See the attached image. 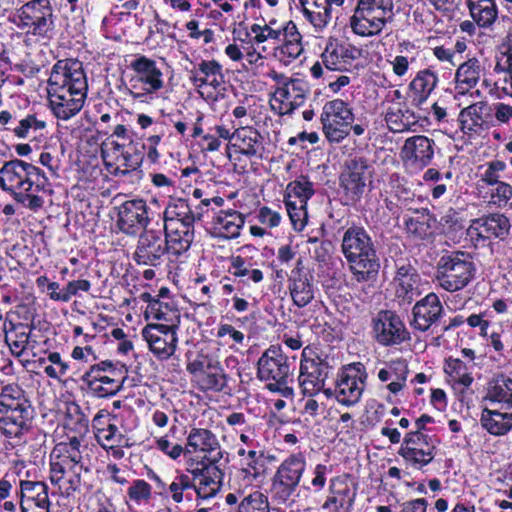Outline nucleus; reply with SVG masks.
Instances as JSON below:
<instances>
[{
  "label": "nucleus",
  "mask_w": 512,
  "mask_h": 512,
  "mask_svg": "<svg viewBox=\"0 0 512 512\" xmlns=\"http://www.w3.org/2000/svg\"><path fill=\"white\" fill-rule=\"evenodd\" d=\"M0 383V434L17 445L30 437L44 442L46 434L35 424L37 412L29 393L18 382Z\"/></svg>",
  "instance_id": "f257e3e1"
},
{
  "label": "nucleus",
  "mask_w": 512,
  "mask_h": 512,
  "mask_svg": "<svg viewBox=\"0 0 512 512\" xmlns=\"http://www.w3.org/2000/svg\"><path fill=\"white\" fill-rule=\"evenodd\" d=\"M0 187L23 206L37 211L43 207L40 192H46L49 180L39 167L21 159H12L0 169Z\"/></svg>",
  "instance_id": "f03ea898"
},
{
  "label": "nucleus",
  "mask_w": 512,
  "mask_h": 512,
  "mask_svg": "<svg viewBox=\"0 0 512 512\" xmlns=\"http://www.w3.org/2000/svg\"><path fill=\"white\" fill-rule=\"evenodd\" d=\"M341 252L353 280L368 285L377 282L381 262L376 242L365 227L353 223L346 228L342 235Z\"/></svg>",
  "instance_id": "7ed1b4c3"
},
{
  "label": "nucleus",
  "mask_w": 512,
  "mask_h": 512,
  "mask_svg": "<svg viewBox=\"0 0 512 512\" xmlns=\"http://www.w3.org/2000/svg\"><path fill=\"white\" fill-rule=\"evenodd\" d=\"M49 487L45 481L23 479L16 470H8L0 478V509L5 512H21L33 508L51 506Z\"/></svg>",
  "instance_id": "20e7f679"
},
{
  "label": "nucleus",
  "mask_w": 512,
  "mask_h": 512,
  "mask_svg": "<svg viewBox=\"0 0 512 512\" xmlns=\"http://www.w3.org/2000/svg\"><path fill=\"white\" fill-rule=\"evenodd\" d=\"M320 123L322 133L331 145L342 143L351 132L354 136H362L369 128L368 119L356 118L352 105L341 98H334L324 103Z\"/></svg>",
  "instance_id": "39448f33"
},
{
  "label": "nucleus",
  "mask_w": 512,
  "mask_h": 512,
  "mask_svg": "<svg viewBox=\"0 0 512 512\" xmlns=\"http://www.w3.org/2000/svg\"><path fill=\"white\" fill-rule=\"evenodd\" d=\"M294 369L295 357L290 359L281 345L272 344L259 357L256 363V376L259 381L265 383V388L269 392L292 399L294 389L289 386V382L293 381Z\"/></svg>",
  "instance_id": "423d86ee"
},
{
  "label": "nucleus",
  "mask_w": 512,
  "mask_h": 512,
  "mask_svg": "<svg viewBox=\"0 0 512 512\" xmlns=\"http://www.w3.org/2000/svg\"><path fill=\"white\" fill-rule=\"evenodd\" d=\"M56 21L50 0H29L16 9L13 23L27 36L49 41L56 35Z\"/></svg>",
  "instance_id": "0eeeda50"
},
{
  "label": "nucleus",
  "mask_w": 512,
  "mask_h": 512,
  "mask_svg": "<svg viewBox=\"0 0 512 512\" xmlns=\"http://www.w3.org/2000/svg\"><path fill=\"white\" fill-rule=\"evenodd\" d=\"M476 271V265L469 252L446 251L437 261L435 281L445 291L457 292L474 280Z\"/></svg>",
  "instance_id": "6e6552de"
},
{
  "label": "nucleus",
  "mask_w": 512,
  "mask_h": 512,
  "mask_svg": "<svg viewBox=\"0 0 512 512\" xmlns=\"http://www.w3.org/2000/svg\"><path fill=\"white\" fill-rule=\"evenodd\" d=\"M394 16V0H358L349 26L357 36H378Z\"/></svg>",
  "instance_id": "1a4fd4ad"
},
{
  "label": "nucleus",
  "mask_w": 512,
  "mask_h": 512,
  "mask_svg": "<svg viewBox=\"0 0 512 512\" xmlns=\"http://www.w3.org/2000/svg\"><path fill=\"white\" fill-rule=\"evenodd\" d=\"M368 381V372L360 361L342 365L336 374L333 387L324 391L327 398L335 400L345 407L358 404L363 396Z\"/></svg>",
  "instance_id": "9d476101"
},
{
  "label": "nucleus",
  "mask_w": 512,
  "mask_h": 512,
  "mask_svg": "<svg viewBox=\"0 0 512 512\" xmlns=\"http://www.w3.org/2000/svg\"><path fill=\"white\" fill-rule=\"evenodd\" d=\"M81 390L96 399H110L123 388L125 377L112 360H102L89 365L80 377Z\"/></svg>",
  "instance_id": "9b49d317"
},
{
  "label": "nucleus",
  "mask_w": 512,
  "mask_h": 512,
  "mask_svg": "<svg viewBox=\"0 0 512 512\" xmlns=\"http://www.w3.org/2000/svg\"><path fill=\"white\" fill-rule=\"evenodd\" d=\"M306 468L307 459L304 452H294L284 458L271 478L272 499L278 504L293 501L292 497L300 486Z\"/></svg>",
  "instance_id": "f8f14e48"
},
{
  "label": "nucleus",
  "mask_w": 512,
  "mask_h": 512,
  "mask_svg": "<svg viewBox=\"0 0 512 512\" xmlns=\"http://www.w3.org/2000/svg\"><path fill=\"white\" fill-rule=\"evenodd\" d=\"M229 261L228 273L238 279V293L250 298L251 285H259L265 279L262 268L266 266V261L263 254L255 246L245 245Z\"/></svg>",
  "instance_id": "ddd939ff"
},
{
  "label": "nucleus",
  "mask_w": 512,
  "mask_h": 512,
  "mask_svg": "<svg viewBox=\"0 0 512 512\" xmlns=\"http://www.w3.org/2000/svg\"><path fill=\"white\" fill-rule=\"evenodd\" d=\"M333 370L327 356L317 354L310 346L303 348L299 364L298 386L306 397H315L327 389L326 381Z\"/></svg>",
  "instance_id": "4468645a"
},
{
  "label": "nucleus",
  "mask_w": 512,
  "mask_h": 512,
  "mask_svg": "<svg viewBox=\"0 0 512 512\" xmlns=\"http://www.w3.org/2000/svg\"><path fill=\"white\" fill-rule=\"evenodd\" d=\"M440 443L435 433L409 431L405 433L397 454L406 468L423 470L434 461Z\"/></svg>",
  "instance_id": "2eb2a0df"
},
{
  "label": "nucleus",
  "mask_w": 512,
  "mask_h": 512,
  "mask_svg": "<svg viewBox=\"0 0 512 512\" xmlns=\"http://www.w3.org/2000/svg\"><path fill=\"white\" fill-rule=\"evenodd\" d=\"M360 56L361 50L356 46L330 37L320 55L321 61H316L310 68L311 76L315 79L321 78L324 68L328 71H350Z\"/></svg>",
  "instance_id": "dca6fc26"
},
{
  "label": "nucleus",
  "mask_w": 512,
  "mask_h": 512,
  "mask_svg": "<svg viewBox=\"0 0 512 512\" xmlns=\"http://www.w3.org/2000/svg\"><path fill=\"white\" fill-rule=\"evenodd\" d=\"M372 339L382 347H395L411 339L401 316L394 310L381 309L371 317Z\"/></svg>",
  "instance_id": "f3484780"
},
{
  "label": "nucleus",
  "mask_w": 512,
  "mask_h": 512,
  "mask_svg": "<svg viewBox=\"0 0 512 512\" xmlns=\"http://www.w3.org/2000/svg\"><path fill=\"white\" fill-rule=\"evenodd\" d=\"M190 80L206 100L217 101L227 94L223 66L217 60L202 59L191 70Z\"/></svg>",
  "instance_id": "a211bd4d"
},
{
  "label": "nucleus",
  "mask_w": 512,
  "mask_h": 512,
  "mask_svg": "<svg viewBox=\"0 0 512 512\" xmlns=\"http://www.w3.org/2000/svg\"><path fill=\"white\" fill-rule=\"evenodd\" d=\"M171 253V246L160 230L149 229L139 234L132 259L138 266L160 267Z\"/></svg>",
  "instance_id": "6ab92c4d"
},
{
  "label": "nucleus",
  "mask_w": 512,
  "mask_h": 512,
  "mask_svg": "<svg viewBox=\"0 0 512 512\" xmlns=\"http://www.w3.org/2000/svg\"><path fill=\"white\" fill-rule=\"evenodd\" d=\"M511 223L503 213H489L473 219L467 228V235L475 246H485L492 239L505 240L510 233Z\"/></svg>",
  "instance_id": "aec40b11"
},
{
  "label": "nucleus",
  "mask_w": 512,
  "mask_h": 512,
  "mask_svg": "<svg viewBox=\"0 0 512 512\" xmlns=\"http://www.w3.org/2000/svg\"><path fill=\"white\" fill-rule=\"evenodd\" d=\"M368 160L355 156L345 161L339 175V186L343 195L352 203L361 200L366 187V172L369 169Z\"/></svg>",
  "instance_id": "412c9836"
},
{
  "label": "nucleus",
  "mask_w": 512,
  "mask_h": 512,
  "mask_svg": "<svg viewBox=\"0 0 512 512\" xmlns=\"http://www.w3.org/2000/svg\"><path fill=\"white\" fill-rule=\"evenodd\" d=\"M71 90H47L48 106L60 120H69L83 108L88 94V86L71 87Z\"/></svg>",
  "instance_id": "4be33fe9"
},
{
  "label": "nucleus",
  "mask_w": 512,
  "mask_h": 512,
  "mask_svg": "<svg viewBox=\"0 0 512 512\" xmlns=\"http://www.w3.org/2000/svg\"><path fill=\"white\" fill-rule=\"evenodd\" d=\"M88 86L83 63L76 58L57 60L47 80V90H71V87Z\"/></svg>",
  "instance_id": "5701e85b"
},
{
  "label": "nucleus",
  "mask_w": 512,
  "mask_h": 512,
  "mask_svg": "<svg viewBox=\"0 0 512 512\" xmlns=\"http://www.w3.org/2000/svg\"><path fill=\"white\" fill-rule=\"evenodd\" d=\"M178 329L179 327L159 324H147L142 329L141 335L147 342L149 351L158 361H167L175 354L178 346Z\"/></svg>",
  "instance_id": "b1692460"
},
{
  "label": "nucleus",
  "mask_w": 512,
  "mask_h": 512,
  "mask_svg": "<svg viewBox=\"0 0 512 512\" xmlns=\"http://www.w3.org/2000/svg\"><path fill=\"white\" fill-rule=\"evenodd\" d=\"M150 222L149 207L144 199H131L117 207V227L129 236H135L140 231L147 230Z\"/></svg>",
  "instance_id": "393cba45"
},
{
  "label": "nucleus",
  "mask_w": 512,
  "mask_h": 512,
  "mask_svg": "<svg viewBox=\"0 0 512 512\" xmlns=\"http://www.w3.org/2000/svg\"><path fill=\"white\" fill-rule=\"evenodd\" d=\"M81 441L77 436L68 438V441L57 443L50 453V471L63 475V472L82 471Z\"/></svg>",
  "instance_id": "a878e982"
},
{
  "label": "nucleus",
  "mask_w": 512,
  "mask_h": 512,
  "mask_svg": "<svg viewBox=\"0 0 512 512\" xmlns=\"http://www.w3.org/2000/svg\"><path fill=\"white\" fill-rule=\"evenodd\" d=\"M186 455L202 454L206 462H219L223 457L221 444L211 430L192 427L185 444Z\"/></svg>",
  "instance_id": "bb28decb"
},
{
  "label": "nucleus",
  "mask_w": 512,
  "mask_h": 512,
  "mask_svg": "<svg viewBox=\"0 0 512 512\" xmlns=\"http://www.w3.org/2000/svg\"><path fill=\"white\" fill-rule=\"evenodd\" d=\"M458 122L461 131L468 135H480L494 128L491 104L477 101L460 110Z\"/></svg>",
  "instance_id": "cd10ccee"
},
{
  "label": "nucleus",
  "mask_w": 512,
  "mask_h": 512,
  "mask_svg": "<svg viewBox=\"0 0 512 512\" xmlns=\"http://www.w3.org/2000/svg\"><path fill=\"white\" fill-rule=\"evenodd\" d=\"M33 329V322L16 323L12 319H9V313L6 314L3 323V331L5 333V342L9 346L12 355L20 358L27 350H31L33 357H36L37 353L34 349L37 341L32 338Z\"/></svg>",
  "instance_id": "c85d7f7f"
},
{
  "label": "nucleus",
  "mask_w": 512,
  "mask_h": 512,
  "mask_svg": "<svg viewBox=\"0 0 512 512\" xmlns=\"http://www.w3.org/2000/svg\"><path fill=\"white\" fill-rule=\"evenodd\" d=\"M288 289L293 304L298 308L306 307L315 297L313 275L305 268L302 258L297 259L288 276Z\"/></svg>",
  "instance_id": "c756f323"
},
{
  "label": "nucleus",
  "mask_w": 512,
  "mask_h": 512,
  "mask_svg": "<svg viewBox=\"0 0 512 512\" xmlns=\"http://www.w3.org/2000/svg\"><path fill=\"white\" fill-rule=\"evenodd\" d=\"M411 215H405L403 229L406 238L414 242H428L434 238L436 216L430 209L408 207Z\"/></svg>",
  "instance_id": "7c9ffc66"
},
{
  "label": "nucleus",
  "mask_w": 512,
  "mask_h": 512,
  "mask_svg": "<svg viewBox=\"0 0 512 512\" xmlns=\"http://www.w3.org/2000/svg\"><path fill=\"white\" fill-rule=\"evenodd\" d=\"M217 463L200 461L198 466L192 469L197 501L213 498L220 491L224 472Z\"/></svg>",
  "instance_id": "2f4dec72"
},
{
  "label": "nucleus",
  "mask_w": 512,
  "mask_h": 512,
  "mask_svg": "<svg viewBox=\"0 0 512 512\" xmlns=\"http://www.w3.org/2000/svg\"><path fill=\"white\" fill-rule=\"evenodd\" d=\"M435 141L424 135H415L405 140L400 156L403 162L418 170L429 166L434 158Z\"/></svg>",
  "instance_id": "473e14b6"
},
{
  "label": "nucleus",
  "mask_w": 512,
  "mask_h": 512,
  "mask_svg": "<svg viewBox=\"0 0 512 512\" xmlns=\"http://www.w3.org/2000/svg\"><path fill=\"white\" fill-rule=\"evenodd\" d=\"M485 59L476 55L468 54L466 59L461 62L454 73V88L457 93L465 95L476 88L482 77L485 76Z\"/></svg>",
  "instance_id": "72a5a7b5"
},
{
  "label": "nucleus",
  "mask_w": 512,
  "mask_h": 512,
  "mask_svg": "<svg viewBox=\"0 0 512 512\" xmlns=\"http://www.w3.org/2000/svg\"><path fill=\"white\" fill-rule=\"evenodd\" d=\"M444 308L439 296L430 292L417 301L412 309V327L420 332L428 331L443 316Z\"/></svg>",
  "instance_id": "f704fd0d"
},
{
  "label": "nucleus",
  "mask_w": 512,
  "mask_h": 512,
  "mask_svg": "<svg viewBox=\"0 0 512 512\" xmlns=\"http://www.w3.org/2000/svg\"><path fill=\"white\" fill-rule=\"evenodd\" d=\"M356 495V490L347 481L333 477L329 481V495L321 508L329 512H352Z\"/></svg>",
  "instance_id": "c9c22d12"
},
{
  "label": "nucleus",
  "mask_w": 512,
  "mask_h": 512,
  "mask_svg": "<svg viewBox=\"0 0 512 512\" xmlns=\"http://www.w3.org/2000/svg\"><path fill=\"white\" fill-rule=\"evenodd\" d=\"M309 93L308 83L303 79H296L291 86L287 87L285 95H271V110L279 115H291L297 108L304 105Z\"/></svg>",
  "instance_id": "e433bc0d"
},
{
  "label": "nucleus",
  "mask_w": 512,
  "mask_h": 512,
  "mask_svg": "<svg viewBox=\"0 0 512 512\" xmlns=\"http://www.w3.org/2000/svg\"><path fill=\"white\" fill-rule=\"evenodd\" d=\"M438 83V73L432 67L419 70L410 81L407 89V98L411 105L421 108L437 88Z\"/></svg>",
  "instance_id": "4c0bfd02"
},
{
  "label": "nucleus",
  "mask_w": 512,
  "mask_h": 512,
  "mask_svg": "<svg viewBox=\"0 0 512 512\" xmlns=\"http://www.w3.org/2000/svg\"><path fill=\"white\" fill-rule=\"evenodd\" d=\"M196 222H164V237L171 246V254L179 257L189 251L195 238Z\"/></svg>",
  "instance_id": "58836bf2"
},
{
  "label": "nucleus",
  "mask_w": 512,
  "mask_h": 512,
  "mask_svg": "<svg viewBox=\"0 0 512 512\" xmlns=\"http://www.w3.org/2000/svg\"><path fill=\"white\" fill-rule=\"evenodd\" d=\"M229 376L221 362L207 358L206 370L197 376L196 387L203 393H229Z\"/></svg>",
  "instance_id": "ea45409f"
},
{
  "label": "nucleus",
  "mask_w": 512,
  "mask_h": 512,
  "mask_svg": "<svg viewBox=\"0 0 512 512\" xmlns=\"http://www.w3.org/2000/svg\"><path fill=\"white\" fill-rule=\"evenodd\" d=\"M110 145V147H101V156L106 170L114 177H136V171L130 163L128 154L125 153V145L116 141H112Z\"/></svg>",
  "instance_id": "a19ab883"
},
{
  "label": "nucleus",
  "mask_w": 512,
  "mask_h": 512,
  "mask_svg": "<svg viewBox=\"0 0 512 512\" xmlns=\"http://www.w3.org/2000/svg\"><path fill=\"white\" fill-rule=\"evenodd\" d=\"M483 401L503 410H512V378L504 373L494 375L487 383Z\"/></svg>",
  "instance_id": "79ce46f5"
},
{
  "label": "nucleus",
  "mask_w": 512,
  "mask_h": 512,
  "mask_svg": "<svg viewBox=\"0 0 512 512\" xmlns=\"http://www.w3.org/2000/svg\"><path fill=\"white\" fill-rule=\"evenodd\" d=\"M232 146L236 152L248 158L261 159L265 151L263 135L252 126L236 128Z\"/></svg>",
  "instance_id": "37998d69"
},
{
  "label": "nucleus",
  "mask_w": 512,
  "mask_h": 512,
  "mask_svg": "<svg viewBox=\"0 0 512 512\" xmlns=\"http://www.w3.org/2000/svg\"><path fill=\"white\" fill-rule=\"evenodd\" d=\"M245 224V216L234 209H221L214 214L211 221L213 233L218 238L235 239Z\"/></svg>",
  "instance_id": "c03bdc74"
},
{
  "label": "nucleus",
  "mask_w": 512,
  "mask_h": 512,
  "mask_svg": "<svg viewBox=\"0 0 512 512\" xmlns=\"http://www.w3.org/2000/svg\"><path fill=\"white\" fill-rule=\"evenodd\" d=\"M409 375L408 363L403 358H396L384 363L379 369L377 378L382 383H387L386 389L393 395H397L406 387Z\"/></svg>",
  "instance_id": "a18cd8bd"
},
{
  "label": "nucleus",
  "mask_w": 512,
  "mask_h": 512,
  "mask_svg": "<svg viewBox=\"0 0 512 512\" xmlns=\"http://www.w3.org/2000/svg\"><path fill=\"white\" fill-rule=\"evenodd\" d=\"M130 68L137 76L134 82L141 81L149 92L154 94L164 87L163 73L154 59L140 55L131 62Z\"/></svg>",
  "instance_id": "49530a36"
},
{
  "label": "nucleus",
  "mask_w": 512,
  "mask_h": 512,
  "mask_svg": "<svg viewBox=\"0 0 512 512\" xmlns=\"http://www.w3.org/2000/svg\"><path fill=\"white\" fill-rule=\"evenodd\" d=\"M144 316L146 320H157L158 324L162 326L179 327L181 322V312L177 301L147 303Z\"/></svg>",
  "instance_id": "de8ad7c7"
},
{
  "label": "nucleus",
  "mask_w": 512,
  "mask_h": 512,
  "mask_svg": "<svg viewBox=\"0 0 512 512\" xmlns=\"http://www.w3.org/2000/svg\"><path fill=\"white\" fill-rule=\"evenodd\" d=\"M480 423L493 436L506 435L512 429V410L484 408Z\"/></svg>",
  "instance_id": "09e8293b"
},
{
  "label": "nucleus",
  "mask_w": 512,
  "mask_h": 512,
  "mask_svg": "<svg viewBox=\"0 0 512 512\" xmlns=\"http://www.w3.org/2000/svg\"><path fill=\"white\" fill-rule=\"evenodd\" d=\"M397 283L396 297L402 299L403 303H411L416 290V284L419 281V274L410 263H403L397 266L394 277Z\"/></svg>",
  "instance_id": "8fccbe9b"
},
{
  "label": "nucleus",
  "mask_w": 512,
  "mask_h": 512,
  "mask_svg": "<svg viewBox=\"0 0 512 512\" xmlns=\"http://www.w3.org/2000/svg\"><path fill=\"white\" fill-rule=\"evenodd\" d=\"M304 18L316 31H322L332 19L328 0H299Z\"/></svg>",
  "instance_id": "3c124183"
},
{
  "label": "nucleus",
  "mask_w": 512,
  "mask_h": 512,
  "mask_svg": "<svg viewBox=\"0 0 512 512\" xmlns=\"http://www.w3.org/2000/svg\"><path fill=\"white\" fill-rule=\"evenodd\" d=\"M203 216L201 215V208L197 210L193 207L191 199L176 198L171 199L166 206L163 213V221H175V222H197L201 221Z\"/></svg>",
  "instance_id": "603ef678"
},
{
  "label": "nucleus",
  "mask_w": 512,
  "mask_h": 512,
  "mask_svg": "<svg viewBox=\"0 0 512 512\" xmlns=\"http://www.w3.org/2000/svg\"><path fill=\"white\" fill-rule=\"evenodd\" d=\"M444 372L455 391L463 394L474 382L468 366L459 358L448 357L444 362Z\"/></svg>",
  "instance_id": "864d4df0"
},
{
  "label": "nucleus",
  "mask_w": 512,
  "mask_h": 512,
  "mask_svg": "<svg viewBox=\"0 0 512 512\" xmlns=\"http://www.w3.org/2000/svg\"><path fill=\"white\" fill-rule=\"evenodd\" d=\"M506 62H497L493 68L496 76L494 87L506 96L512 97V29L507 34Z\"/></svg>",
  "instance_id": "5fc2aeb1"
},
{
  "label": "nucleus",
  "mask_w": 512,
  "mask_h": 512,
  "mask_svg": "<svg viewBox=\"0 0 512 512\" xmlns=\"http://www.w3.org/2000/svg\"><path fill=\"white\" fill-rule=\"evenodd\" d=\"M267 469V461L263 450H248L247 457L241 459V472L249 482L263 478Z\"/></svg>",
  "instance_id": "6e6d98bb"
},
{
  "label": "nucleus",
  "mask_w": 512,
  "mask_h": 512,
  "mask_svg": "<svg viewBox=\"0 0 512 512\" xmlns=\"http://www.w3.org/2000/svg\"><path fill=\"white\" fill-rule=\"evenodd\" d=\"M315 194L314 184L308 175H299L290 181L283 195V202L297 201L308 202Z\"/></svg>",
  "instance_id": "4d7b16f0"
},
{
  "label": "nucleus",
  "mask_w": 512,
  "mask_h": 512,
  "mask_svg": "<svg viewBox=\"0 0 512 512\" xmlns=\"http://www.w3.org/2000/svg\"><path fill=\"white\" fill-rule=\"evenodd\" d=\"M195 477H193L192 469L186 471L176 470L175 476L171 483H169V498L176 503L180 504L184 500V494L189 497V491L195 492Z\"/></svg>",
  "instance_id": "13d9d810"
},
{
  "label": "nucleus",
  "mask_w": 512,
  "mask_h": 512,
  "mask_svg": "<svg viewBox=\"0 0 512 512\" xmlns=\"http://www.w3.org/2000/svg\"><path fill=\"white\" fill-rule=\"evenodd\" d=\"M384 119L388 129L393 133L410 131L418 123V117L410 109L389 108Z\"/></svg>",
  "instance_id": "bf43d9fd"
},
{
  "label": "nucleus",
  "mask_w": 512,
  "mask_h": 512,
  "mask_svg": "<svg viewBox=\"0 0 512 512\" xmlns=\"http://www.w3.org/2000/svg\"><path fill=\"white\" fill-rule=\"evenodd\" d=\"M388 185L390 187V195L394 197L397 202L408 210V207L414 202L416 194L409 187L408 180L395 172L389 176Z\"/></svg>",
  "instance_id": "052dcab7"
},
{
  "label": "nucleus",
  "mask_w": 512,
  "mask_h": 512,
  "mask_svg": "<svg viewBox=\"0 0 512 512\" xmlns=\"http://www.w3.org/2000/svg\"><path fill=\"white\" fill-rule=\"evenodd\" d=\"M470 15L479 27L491 26L497 18V7L494 0L468 4Z\"/></svg>",
  "instance_id": "680f3d73"
},
{
  "label": "nucleus",
  "mask_w": 512,
  "mask_h": 512,
  "mask_svg": "<svg viewBox=\"0 0 512 512\" xmlns=\"http://www.w3.org/2000/svg\"><path fill=\"white\" fill-rule=\"evenodd\" d=\"M49 479L53 486L58 488V492L66 497L73 495L80 488L81 484V471L76 472H63L55 475V472H49Z\"/></svg>",
  "instance_id": "e2e57ef3"
},
{
  "label": "nucleus",
  "mask_w": 512,
  "mask_h": 512,
  "mask_svg": "<svg viewBox=\"0 0 512 512\" xmlns=\"http://www.w3.org/2000/svg\"><path fill=\"white\" fill-rule=\"evenodd\" d=\"M47 122L40 118L37 113H21L19 124L14 129V136L19 139H27L31 133L45 130Z\"/></svg>",
  "instance_id": "0e129e2a"
},
{
  "label": "nucleus",
  "mask_w": 512,
  "mask_h": 512,
  "mask_svg": "<svg viewBox=\"0 0 512 512\" xmlns=\"http://www.w3.org/2000/svg\"><path fill=\"white\" fill-rule=\"evenodd\" d=\"M439 224L446 236H455L464 230L465 219L460 211L450 207L441 216Z\"/></svg>",
  "instance_id": "69168bd1"
},
{
  "label": "nucleus",
  "mask_w": 512,
  "mask_h": 512,
  "mask_svg": "<svg viewBox=\"0 0 512 512\" xmlns=\"http://www.w3.org/2000/svg\"><path fill=\"white\" fill-rule=\"evenodd\" d=\"M126 495L129 501L136 505L148 504L153 496L152 485L144 479H134Z\"/></svg>",
  "instance_id": "338daca9"
},
{
  "label": "nucleus",
  "mask_w": 512,
  "mask_h": 512,
  "mask_svg": "<svg viewBox=\"0 0 512 512\" xmlns=\"http://www.w3.org/2000/svg\"><path fill=\"white\" fill-rule=\"evenodd\" d=\"M293 229L297 232L304 230L308 223V202L297 201L284 202Z\"/></svg>",
  "instance_id": "774afa93"
}]
</instances>
